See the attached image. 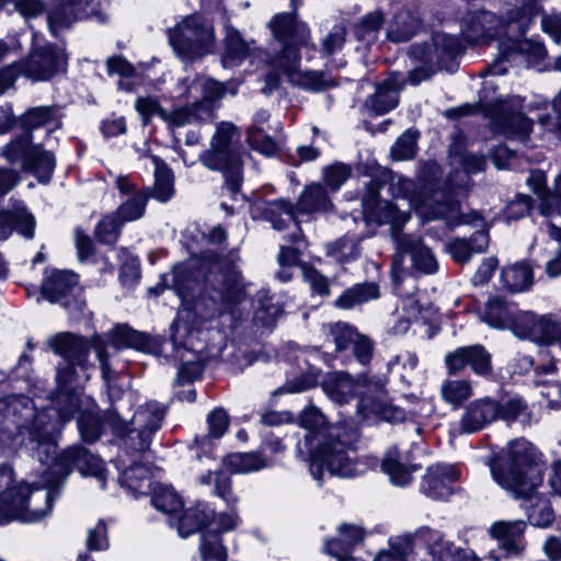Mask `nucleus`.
Instances as JSON below:
<instances>
[{
	"label": "nucleus",
	"mask_w": 561,
	"mask_h": 561,
	"mask_svg": "<svg viewBox=\"0 0 561 561\" xmlns=\"http://www.w3.org/2000/svg\"><path fill=\"white\" fill-rule=\"evenodd\" d=\"M76 363L66 362L57 368V390L51 403L37 410L24 396L0 400V447L12 440L25 451L46 460L55 453L56 438L79 409V398L71 383L77 379Z\"/></svg>",
	"instance_id": "f257e3e1"
},
{
	"label": "nucleus",
	"mask_w": 561,
	"mask_h": 561,
	"mask_svg": "<svg viewBox=\"0 0 561 561\" xmlns=\"http://www.w3.org/2000/svg\"><path fill=\"white\" fill-rule=\"evenodd\" d=\"M275 41L273 53L252 48L248 43L250 62H262L270 66L264 75L260 91L270 95L280 87L283 75L293 87L311 91H323L335 87V79L323 71L301 69V49L311 44V33L308 25L300 21L296 11L277 13L267 24Z\"/></svg>",
	"instance_id": "f03ea898"
},
{
	"label": "nucleus",
	"mask_w": 561,
	"mask_h": 561,
	"mask_svg": "<svg viewBox=\"0 0 561 561\" xmlns=\"http://www.w3.org/2000/svg\"><path fill=\"white\" fill-rule=\"evenodd\" d=\"M299 424L309 431L305 446L310 455V472L322 480L323 468L342 478L355 477L356 463L350 456L359 438L357 426L346 422L329 424L325 415L316 407L306 408L299 415Z\"/></svg>",
	"instance_id": "7ed1b4c3"
},
{
	"label": "nucleus",
	"mask_w": 561,
	"mask_h": 561,
	"mask_svg": "<svg viewBox=\"0 0 561 561\" xmlns=\"http://www.w3.org/2000/svg\"><path fill=\"white\" fill-rule=\"evenodd\" d=\"M493 479L515 497L531 500L542 484V467L536 448L526 439H515L501 455L490 460Z\"/></svg>",
	"instance_id": "20e7f679"
},
{
	"label": "nucleus",
	"mask_w": 561,
	"mask_h": 561,
	"mask_svg": "<svg viewBox=\"0 0 561 561\" xmlns=\"http://www.w3.org/2000/svg\"><path fill=\"white\" fill-rule=\"evenodd\" d=\"M443 172L434 161L425 162L419 174V186L425 195L421 201L428 219L443 220L449 230L460 225H472L481 221L477 211L463 213L460 203L451 191L443 183Z\"/></svg>",
	"instance_id": "39448f33"
},
{
	"label": "nucleus",
	"mask_w": 561,
	"mask_h": 561,
	"mask_svg": "<svg viewBox=\"0 0 561 561\" xmlns=\"http://www.w3.org/2000/svg\"><path fill=\"white\" fill-rule=\"evenodd\" d=\"M201 161L205 167L214 171H221L225 174L226 186L231 198L237 201L241 195L243 183V160L241 130L229 122H221L217 125L216 133L210 140V148L203 151Z\"/></svg>",
	"instance_id": "423d86ee"
},
{
	"label": "nucleus",
	"mask_w": 561,
	"mask_h": 561,
	"mask_svg": "<svg viewBox=\"0 0 561 561\" xmlns=\"http://www.w3.org/2000/svg\"><path fill=\"white\" fill-rule=\"evenodd\" d=\"M164 416V407L152 401L139 405L128 423L121 416L117 407L108 408L103 419L127 451L141 454L149 449L152 436L161 427Z\"/></svg>",
	"instance_id": "0eeeda50"
},
{
	"label": "nucleus",
	"mask_w": 561,
	"mask_h": 561,
	"mask_svg": "<svg viewBox=\"0 0 561 561\" xmlns=\"http://www.w3.org/2000/svg\"><path fill=\"white\" fill-rule=\"evenodd\" d=\"M169 42L176 55L185 62H193L213 51L214 26L206 18L193 14L185 16L168 32Z\"/></svg>",
	"instance_id": "6e6552de"
},
{
	"label": "nucleus",
	"mask_w": 561,
	"mask_h": 561,
	"mask_svg": "<svg viewBox=\"0 0 561 561\" xmlns=\"http://www.w3.org/2000/svg\"><path fill=\"white\" fill-rule=\"evenodd\" d=\"M66 68L67 56L61 49L53 45L37 47L19 65L0 71V94L13 85L18 75L34 81H48Z\"/></svg>",
	"instance_id": "1a4fd4ad"
},
{
	"label": "nucleus",
	"mask_w": 561,
	"mask_h": 561,
	"mask_svg": "<svg viewBox=\"0 0 561 561\" xmlns=\"http://www.w3.org/2000/svg\"><path fill=\"white\" fill-rule=\"evenodd\" d=\"M33 136L21 134L1 151L9 163L21 162L22 169L32 172L39 182L48 183L55 169V156L38 145H32Z\"/></svg>",
	"instance_id": "9d476101"
},
{
	"label": "nucleus",
	"mask_w": 561,
	"mask_h": 561,
	"mask_svg": "<svg viewBox=\"0 0 561 561\" xmlns=\"http://www.w3.org/2000/svg\"><path fill=\"white\" fill-rule=\"evenodd\" d=\"M58 437L56 438V442ZM57 443L55 444V453L46 460L39 459L31 451H26L30 456L37 459L43 465H48L49 474L64 484L72 468H77L83 476H93L104 483V465L103 461L89 449L80 445H73L65 449L59 456L56 454Z\"/></svg>",
	"instance_id": "9b49d317"
},
{
	"label": "nucleus",
	"mask_w": 561,
	"mask_h": 561,
	"mask_svg": "<svg viewBox=\"0 0 561 561\" xmlns=\"http://www.w3.org/2000/svg\"><path fill=\"white\" fill-rule=\"evenodd\" d=\"M205 286L213 289L227 308H233L244 299L242 274L230 259L213 262L203 275ZM216 299V297H214Z\"/></svg>",
	"instance_id": "f8f14e48"
},
{
	"label": "nucleus",
	"mask_w": 561,
	"mask_h": 561,
	"mask_svg": "<svg viewBox=\"0 0 561 561\" xmlns=\"http://www.w3.org/2000/svg\"><path fill=\"white\" fill-rule=\"evenodd\" d=\"M383 183L379 179H370L366 183V193L363 196L362 205L364 214L368 220H374L379 225L390 226V236L396 243L397 236H408L402 232L403 226L410 218L408 211L400 210L396 205L388 201L379 199V192Z\"/></svg>",
	"instance_id": "ddd939ff"
},
{
	"label": "nucleus",
	"mask_w": 561,
	"mask_h": 561,
	"mask_svg": "<svg viewBox=\"0 0 561 561\" xmlns=\"http://www.w3.org/2000/svg\"><path fill=\"white\" fill-rule=\"evenodd\" d=\"M411 55L424 61V64H434L433 53L436 55L437 66H442L445 60L453 59L462 53V47L456 36L447 34H436L433 37V45L423 44L411 47ZM435 72L433 65L413 69L409 72V81L417 84L423 80L431 78Z\"/></svg>",
	"instance_id": "4468645a"
},
{
	"label": "nucleus",
	"mask_w": 561,
	"mask_h": 561,
	"mask_svg": "<svg viewBox=\"0 0 561 561\" xmlns=\"http://www.w3.org/2000/svg\"><path fill=\"white\" fill-rule=\"evenodd\" d=\"M396 249L398 253L393 257L392 278L397 285L402 282V274L405 273L403 266H400V255L402 254L411 256V268L417 273L434 274L438 270V263L432 250L419 237L397 236Z\"/></svg>",
	"instance_id": "2eb2a0df"
},
{
	"label": "nucleus",
	"mask_w": 561,
	"mask_h": 561,
	"mask_svg": "<svg viewBox=\"0 0 561 561\" xmlns=\"http://www.w3.org/2000/svg\"><path fill=\"white\" fill-rule=\"evenodd\" d=\"M38 484L39 486L27 484L25 515H22L23 523H38L46 518L50 514L54 501L62 485L56 477L49 474L48 468L44 471Z\"/></svg>",
	"instance_id": "dca6fc26"
},
{
	"label": "nucleus",
	"mask_w": 561,
	"mask_h": 561,
	"mask_svg": "<svg viewBox=\"0 0 561 561\" xmlns=\"http://www.w3.org/2000/svg\"><path fill=\"white\" fill-rule=\"evenodd\" d=\"M27 483L14 481L11 467H0V524L10 520L23 523L25 515Z\"/></svg>",
	"instance_id": "f3484780"
},
{
	"label": "nucleus",
	"mask_w": 561,
	"mask_h": 561,
	"mask_svg": "<svg viewBox=\"0 0 561 561\" xmlns=\"http://www.w3.org/2000/svg\"><path fill=\"white\" fill-rule=\"evenodd\" d=\"M81 0H59L48 11L47 23L53 35L57 36L58 32L68 28L78 19L94 18L98 22L104 23L106 15L100 9V2L95 0H87V4L91 7V11L85 9H77Z\"/></svg>",
	"instance_id": "a211bd4d"
},
{
	"label": "nucleus",
	"mask_w": 561,
	"mask_h": 561,
	"mask_svg": "<svg viewBox=\"0 0 561 561\" xmlns=\"http://www.w3.org/2000/svg\"><path fill=\"white\" fill-rule=\"evenodd\" d=\"M519 337L529 339L539 345L561 346V317L549 313L537 317L530 312L529 316H523L517 329Z\"/></svg>",
	"instance_id": "6ab92c4d"
},
{
	"label": "nucleus",
	"mask_w": 561,
	"mask_h": 561,
	"mask_svg": "<svg viewBox=\"0 0 561 561\" xmlns=\"http://www.w3.org/2000/svg\"><path fill=\"white\" fill-rule=\"evenodd\" d=\"M445 363L450 375L461 373L467 366L479 376L492 373L491 354L479 344L457 348L446 356Z\"/></svg>",
	"instance_id": "aec40b11"
},
{
	"label": "nucleus",
	"mask_w": 561,
	"mask_h": 561,
	"mask_svg": "<svg viewBox=\"0 0 561 561\" xmlns=\"http://www.w3.org/2000/svg\"><path fill=\"white\" fill-rule=\"evenodd\" d=\"M250 211L252 214L263 213L275 230L282 231L293 227L294 231L289 233L288 241L290 243L298 241H301V244L305 243L300 227L295 218L296 210L293 204L283 199L273 202L267 206L252 204ZM253 218L255 219L256 215H253Z\"/></svg>",
	"instance_id": "412c9836"
},
{
	"label": "nucleus",
	"mask_w": 561,
	"mask_h": 561,
	"mask_svg": "<svg viewBox=\"0 0 561 561\" xmlns=\"http://www.w3.org/2000/svg\"><path fill=\"white\" fill-rule=\"evenodd\" d=\"M493 123L506 135L525 136L531 130V122L522 113V100L517 96L501 101L496 105Z\"/></svg>",
	"instance_id": "4be33fe9"
},
{
	"label": "nucleus",
	"mask_w": 561,
	"mask_h": 561,
	"mask_svg": "<svg viewBox=\"0 0 561 561\" xmlns=\"http://www.w3.org/2000/svg\"><path fill=\"white\" fill-rule=\"evenodd\" d=\"M254 314L252 319V337L257 344L274 329L282 307L272 301L268 290L261 289L253 301Z\"/></svg>",
	"instance_id": "5701e85b"
},
{
	"label": "nucleus",
	"mask_w": 561,
	"mask_h": 561,
	"mask_svg": "<svg viewBox=\"0 0 561 561\" xmlns=\"http://www.w3.org/2000/svg\"><path fill=\"white\" fill-rule=\"evenodd\" d=\"M419 537L426 542L431 561H478L472 552L457 547L438 530H423Z\"/></svg>",
	"instance_id": "b1692460"
},
{
	"label": "nucleus",
	"mask_w": 561,
	"mask_h": 561,
	"mask_svg": "<svg viewBox=\"0 0 561 561\" xmlns=\"http://www.w3.org/2000/svg\"><path fill=\"white\" fill-rule=\"evenodd\" d=\"M370 380L366 374L353 379L350 374L335 371L328 374L321 382L324 393L335 403L344 404L356 394L357 386H368Z\"/></svg>",
	"instance_id": "393cba45"
},
{
	"label": "nucleus",
	"mask_w": 561,
	"mask_h": 561,
	"mask_svg": "<svg viewBox=\"0 0 561 561\" xmlns=\"http://www.w3.org/2000/svg\"><path fill=\"white\" fill-rule=\"evenodd\" d=\"M48 346L66 362L76 363L81 368H87L90 348L93 347L87 339L70 332H62L48 340Z\"/></svg>",
	"instance_id": "a878e982"
},
{
	"label": "nucleus",
	"mask_w": 561,
	"mask_h": 561,
	"mask_svg": "<svg viewBox=\"0 0 561 561\" xmlns=\"http://www.w3.org/2000/svg\"><path fill=\"white\" fill-rule=\"evenodd\" d=\"M530 312L517 311L516 307L508 305L500 298L490 299L481 312V319L493 328L510 329L519 337L517 329L523 316H529Z\"/></svg>",
	"instance_id": "bb28decb"
},
{
	"label": "nucleus",
	"mask_w": 561,
	"mask_h": 561,
	"mask_svg": "<svg viewBox=\"0 0 561 561\" xmlns=\"http://www.w3.org/2000/svg\"><path fill=\"white\" fill-rule=\"evenodd\" d=\"M405 82L407 80L402 75H390L377 85L376 92L365 101V106L377 115L389 112L398 105L399 93Z\"/></svg>",
	"instance_id": "cd10ccee"
},
{
	"label": "nucleus",
	"mask_w": 561,
	"mask_h": 561,
	"mask_svg": "<svg viewBox=\"0 0 561 561\" xmlns=\"http://www.w3.org/2000/svg\"><path fill=\"white\" fill-rule=\"evenodd\" d=\"M496 401L483 398L471 401L463 411L459 422L462 433L471 434L483 430L496 420Z\"/></svg>",
	"instance_id": "c85d7f7f"
},
{
	"label": "nucleus",
	"mask_w": 561,
	"mask_h": 561,
	"mask_svg": "<svg viewBox=\"0 0 561 561\" xmlns=\"http://www.w3.org/2000/svg\"><path fill=\"white\" fill-rule=\"evenodd\" d=\"M78 284V276L67 271H54L41 286L42 295L50 302H59L66 308L69 307L75 287Z\"/></svg>",
	"instance_id": "c756f323"
},
{
	"label": "nucleus",
	"mask_w": 561,
	"mask_h": 561,
	"mask_svg": "<svg viewBox=\"0 0 561 561\" xmlns=\"http://www.w3.org/2000/svg\"><path fill=\"white\" fill-rule=\"evenodd\" d=\"M459 477L458 470L453 466L437 465L427 469L422 481V492L435 500L447 497L451 491L449 484Z\"/></svg>",
	"instance_id": "7c9ffc66"
},
{
	"label": "nucleus",
	"mask_w": 561,
	"mask_h": 561,
	"mask_svg": "<svg viewBox=\"0 0 561 561\" xmlns=\"http://www.w3.org/2000/svg\"><path fill=\"white\" fill-rule=\"evenodd\" d=\"M104 340L107 344V348L112 347L115 352L126 347L150 352L156 344L152 337L146 333L131 329L127 324H116L107 332L106 339Z\"/></svg>",
	"instance_id": "2f4dec72"
},
{
	"label": "nucleus",
	"mask_w": 561,
	"mask_h": 561,
	"mask_svg": "<svg viewBox=\"0 0 561 561\" xmlns=\"http://www.w3.org/2000/svg\"><path fill=\"white\" fill-rule=\"evenodd\" d=\"M215 523V512L204 503L185 510L176 519L170 518V525L176 526L179 535L183 538L199 533Z\"/></svg>",
	"instance_id": "473e14b6"
},
{
	"label": "nucleus",
	"mask_w": 561,
	"mask_h": 561,
	"mask_svg": "<svg viewBox=\"0 0 561 561\" xmlns=\"http://www.w3.org/2000/svg\"><path fill=\"white\" fill-rule=\"evenodd\" d=\"M523 520L497 522L490 528V534L501 540L505 557L519 556L525 549Z\"/></svg>",
	"instance_id": "72a5a7b5"
},
{
	"label": "nucleus",
	"mask_w": 561,
	"mask_h": 561,
	"mask_svg": "<svg viewBox=\"0 0 561 561\" xmlns=\"http://www.w3.org/2000/svg\"><path fill=\"white\" fill-rule=\"evenodd\" d=\"M357 414L363 420L376 416L388 423H400L405 420V412L400 407L388 403L373 396H364L357 403Z\"/></svg>",
	"instance_id": "f704fd0d"
},
{
	"label": "nucleus",
	"mask_w": 561,
	"mask_h": 561,
	"mask_svg": "<svg viewBox=\"0 0 561 561\" xmlns=\"http://www.w3.org/2000/svg\"><path fill=\"white\" fill-rule=\"evenodd\" d=\"M208 433L196 435L193 448H196V457L202 459L201 453L208 454L213 447V440L219 439L225 435L229 426V415L222 408L214 409L207 415Z\"/></svg>",
	"instance_id": "c9c22d12"
},
{
	"label": "nucleus",
	"mask_w": 561,
	"mask_h": 561,
	"mask_svg": "<svg viewBox=\"0 0 561 561\" xmlns=\"http://www.w3.org/2000/svg\"><path fill=\"white\" fill-rule=\"evenodd\" d=\"M20 122L24 130L23 134L33 136V130L46 127V134L49 135L61 126L59 107L54 105L32 107L21 116Z\"/></svg>",
	"instance_id": "e433bc0d"
},
{
	"label": "nucleus",
	"mask_w": 561,
	"mask_h": 561,
	"mask_svg": "<svg viewBox=\"0 0 561 561\" xmlns=\"http://www.w3.org/2000/svg\"><path fill=\"white\" fill-rule=\"evenodd\" d=\"M35 219L25 207L19 206L12 210L0 211V240H5L15 229L23 237L34 236Z\"/></svg>",
	"instance_id": "4c0bfd02"
},
{
	"label": "nucleus",
	"mask_w": 561,
	"mask_h": 561,
	"mask_svg": "<svg viewBox=\"0 0 561 561\" xmlns=\"http://www.w3.org/2000/svg\"><path fill=\"white\" fill-rule=\"evenodd\" d=\"M423 530H433L430 527H421L413 534H407L390 539L389 547L377 553L374 561H407L408 556L412 554L416 543L426 548V542L419 537Z\"/></svg>",
	"instance_id": "58836bf2"
},
{
	"label": "nucleus",
	"mask_w": 561,
	"mask_h": 561,
	"mask_svg": "<svg viewBox=\"0 0 561 561\" xmlns=\"http://www.w3.org/2000/svg\"><path fill=\"white\" fill-rule=\"evenodd\" d=\"M488 244V233L484 230H478L469 239L451 240L446 249L456 262L463 264L470 260L472 253L483 252Z\"/></svg>",
	"instance_id": "ea45409f"
},
{
	"label": "nucleus",
	"mask_w": 561,
	"mask_h": 561,
	"mask_svg": "<svg viewBox=\"0 0 561 561\" xmlns=\"http://www.w3.org/2000/svg\"><path fill=\"white\" fill-rule=\"evenodd\" d=\"M234 522L230 516L220 515L219 526L202 536L201 552L204 561H226V550L220 541L218 530H230Z\"/></svg>",
	"instance_id": "a19ab883"
},
{
	"label": "nucleus",
	"mask_w": 561,
	"mask_h": 561,
	"mask_svg": "<svg viewBox=\"0 0 561 561\" xmlns=\"http://www.w3.org/2000/svg\"><path fill=\"white\" fill-rule=\"evenodd\" d=\"M420 27V19L410 10L401 9L393 15L387 31V37L394 43L408 42Z\"/></svg>",
	"instance_id": "79ce46f5"
},
{
	"label": "nucleus",
	"mask_w": 561,
	"mask_h": 561,
	"mask_svg": "<svg viewBox=\"0 0 561 561\" xmlns=\"http://www.w3.org/2000/svg\"><path fill=\"white\" fill-rule=\"evenodd\" d=\"M152 162L154 164V184L152 187L148 186L144 190H149V198L165 203L174 194L173 173L161 158L152 156Z\"/></svg>",
	"instance_id": "37998d69"
},
{
	"label": "nucleus",
	"mask_w": 561,
	"mask_h": 561,
	"mask_svg": "<svg viewBox=\"0 0 561 561\" xmlns=\"http://www.w3.org/2000/svg\"><path fill=\"white\" fill-rule=\"evenodd\" d=\"M363 539V528L355 525H342L337 537L327 541V551L335 558H343Z\"/></svg>",
	"instance_id": "c03bdc74"
},
{
	"label": "nucleus",
	"mask_w": 561,
	"mask_h": 561,
	"mask_svg": "<svg viewBox=\"0 0 561 561\" xmlns=\"http://www.w3.org/2000/svg\"><path fill=\"white\" fill-rule=\"evenodd\" d=\"M331 206L332 203L325 188L318 183L307 186L300 194L296 205H294L296 213L300 214L324 211Z\"/></svg>",
	"instance_id": "a18cd8bd"
},
{
	"label": "nucleus",
	"mask_w": 561,
	"mask_h": 561,
	"mask_svg": "<svg viewBox=\"0 0 561 561\" xmlns=\"http://www.w3.org/2000/svg\"><path fill=\"white\" fill-rule=\"evenodd\" d=\"M492 14L486 11L469 12L462 20L461 33L469 43H478L491 31Z\"/></svg>",
	"instance_id": "49530a36"
},
{
	"label": "nucleus",
	"mask_w": 561,
	"mask_h": 561,
	"mask_svg": "<svg viewBox=\"0 0 561 561\" xmlns=\"http://www.w3.org/2000/svg\"><path fill=\"white\" fill-rule=\"evenodd\" d=\"M325 253L336 263L344 265L357 260L362 253L360 239L352 237H341L327 243Z\"/></svg>",
	"instance_id": "de8ad7c7"
},
{
	"label": "nucleus",
	"mask_w": 561,
	"mask_h": 561,
	"mask_svg": "<svg viewBox=\"0 0 561 561\" xmlns=\"http://www.w3.org/2000/svg\"><path fill=\"white\" fill-rule=\"evenodd\" d=\"M379 297V288L375 283L356 284L346 289L335 301L341 309H351L357 305Z\"/></svg>",
	"instance_id": "09e8293b"
},
{
	"label": "nucleus",
	"mask_w": 561,
	"mask_h": 561,
	"mask_svg": "<svg viewBox=\"0 0 561 561\" xmlns=\"http://www.w3.org/2000/svg\"><path fill=\"white\" fill-rule=\"evenodd\" d=\"M151 471L142 463H134L126 468L119 482L134 493L146 494L150 489Z\"/></svg>",
	"instance_id": "8fccbe9b"
},
{
	"label": "nucleus",
	"mask_w": 561,
	"mask_h": 561,
	"mask_svg": "<svg viewBox=\"0 0 561 561\" xmlns=\"http://www.w3.org/2000/svg\"><path fill=\"white\" fill-rule=\"evenodd\" d=\"M386 21L383 11L377 9L363 15L354 24V35L358 41L373 43Z\"/></svg>",
	"instance_id": "3c124183"
},
{
	"label": "nucleus",
	"mask_w": 561,
	"mask_h": 561,
	"mask_svg": "<svg viewBox=\"0 0 561 561\" xmlns=\"http://www.w3.org/2000/svg\"><path fill=\"white\" fill-rule=\"evenodd\" d=\"M245 58V44L242 35L233 27H226L225 54L221 62L225 68L240 65Z\"/></svg>",
	"instance_id": "603ef678"
},
{
	"label": "nucleus",
	"mask_w": 561,
	"mask_h": 561,
	"mask_svg": "<svg viewBox=\"0 0 561 561\" xmlns=\"http://www.w3.org/2000/svg\"><path fill=\"white\" fill-rule=\"evenodd\" d=\"M502 280L511 291L525 290L533 284V270L527 263H516L502 271Z\"/></svg>",
	"instance_id": "864d4df0"
},
{
	"label": "nucleus",
	"mask_w": 561,
	"mask_h": 561,
	"mask_svg": "<svg viewBox=\"0 0 561 561\" xmlns=\"http://www.w3.org/2000/svg\"><path fill=\"white\" fill-rule=\"evenodd\" d=\"M192 264L178 266L173 272V286L178 295L185 299L201 287L202 273H196Z\"/></svg>",
	"instance_id": "5fc2aeb1"
},
{
	"label": "nucleus",
	"mask_w": 561,
	"mask_h": 561,
	"mask_svg": "<svg viewBox=\"0 0 561 561\" xmlns=\"http://www.w3.org/2000/svg\"><path fill=\"white\" fill-rule=\"evenodd\" d=\"M383 471L390 477V480L398 485H405L411 480V472L415 470V466L407 467L400 457L397 448L388 450L383 461Z\"/></svg>",
	"instance_id": "6e6d98bb"
},
{
	"label": "nucleus",
	"mask_w": 561,
	"mask_h": 561,
	"mask_svg": "<svg viewBox=\"0 0 561 561\" xmlns=\"http://www.w3.org/2000/svg\"><path fill=\"white\" fill-rule=\"evenodd\" d=\"M393 195L396 197L401 196L409 201V204L414 207L425 219H428L425 207L423 206L422 198H425L421 187L414 181L405 178H399L398 181L392 184Z\"/></svg>",
	"instance_id": "4d7b16f0"
},
{
	"label": "nucleus",
	"mask_w": 561,
	"mask_h": 561,
	"mask_svg": "<svg viewBox=\"0 0 561 561\" xmlns=\"http://www.w3.org/2000/svg\"><path fill=\"white\" fill-rule=\"evenodd\" d=\"M149 199V190H141L122 203L114 213L124 224L141 218L145 214L146 205Z\"/></svg>",
	"instance_id": "13d9d810"
},
{
	"label": "nucleus",
	"mask_w": 561,
	"mask_h": 561,
	"mask_svg": "<svg viewBox=\"0 0 561 561\" xmlns=\"http://www.w3.org/2000/svg\"><path fill=\"white\" fill-rule=\"evenodd\" d=\"M323 330L331 336L335 350L339 352L345 351L359 335L354 327L342 321L324 324Z\"/></svg>",
	"instance_id": "bf43d9fd"
},
{
	"label": "nucleus",
	"mask_w": 561,
	"mask_h": 561,
	"mask_svg": "<svg viewBox=\"0 0 561 561\" xmlns=\"http://www.w3.org/2000/svg\"><path fill=\"white\" fill-rule=\"evenodd\" d=\"M151 502L153 506L168 514L172 515L183 507V502L178 493L170 486H158L153 490Z\"/></svg>",
	"instance_id": "052dcab7"
},
{
	"label": "nucleus",
	"mask_w": 561,
	"mask_h": 561,
	"mask_svg": "<svg viewBox=\"0 0 561 561\" xmlns=\"http://www.w3.org/2000/svg\"><path fill=\"white\" fill-rule=\"evenodd\" d=\"M419 131L416 129H408L394 142L391 148V156L396 160L413 159L417 151Z\"/></svg>",
	"instance_id": "680f3d73"
},
{
	"label": "nucleus",
	"mask_w": 561,
	"mask_h": 561,
	"mask_svg": "<svg viewBox=\"0 0 561 561\" xmlns=\"http://www.w3.org/2000/svg\"><path fill=\"white\" fill-rule=\"evenodd\" d=\"M550 215L548 227L551 238L561 240V174L556 180L554 191L550 193Z\"/></svg>",
	"instance_id": "e2e57ef3"
},
{
	"label": "nucleus",
	"mask_w": 561,
	"mask_h": 561,
	"mask_svg": "<svg viewBox=\"0 0 561 561\" xmlns=\"http://www.w3.org/2000/svg\"><path fill=\"white\" fill-rule=\"evenodd\" d=\"M103 423L107 424L100 419L96 414L92 412H82L78 419V428L81 435V438L85 443H94L96 442L103 428Z\"/></svg>",
	"instance_id": "0e129e2a"
},
{
	"label": "nucleus",
	"mask_w": 561,
	"mask_h": 561,
	"mask_svg": "<svg viewBox=\"0 0 561 561\" xmlns=\"http://www.w3.org/2000/svg\"><path fill=\"white\" fill-rule=\"evenodd\" d=\"M442 396L451 404H460L472 396L471 383L467 380H447L442 386Z\"/></svg>",
	"instance_id": "69168bd1"
},
{
	"label": "nucleus",
	"mask_w": 561,
	"mask_h": 561,
	"mask_svg": "<svg viewBox=\"0 0 561 561\" xmlns=\"http://www.w3.org/2000/svg\"><path fill=\"white\" fill-rule=\"evenodd\" d=\"M528 185L533 192L541 199L539 210L541 215H550V191L546 187V174L540 170L530 172L527 179Z\"/></svg>",
	"instance_id": "338daca9"
},
{
	"label": "nucleus",
	"mask_w": 561,
	"mask_h": 561,
	"mask_svg": "<svg viewBox=\"0 0 561 561\" xmlns=\"http://www.w3.org/2000/svg\"><path fill=\"white\" fill-rule=\"evenodd\" d=\"M248 145L267 157L278 150L276 141L261 128H248Z\"/></svg>",
	"instance_id": "774afa93"
}]
</instances>
